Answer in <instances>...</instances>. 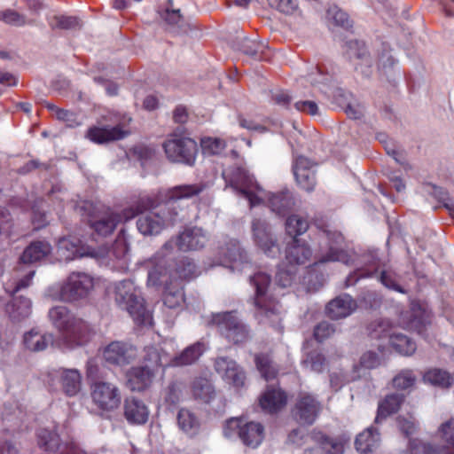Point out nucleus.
I'll return each instance as SVG.
<instances>
[{
    "label": "nucleus",
    "mask_w": 454,
    "mask_h": 454,
    "mask_svg": "<svg viewBox=\"0 0 454 454\" xmlns=\"http://www.w3.org/2000/svg\"><path fill=\"white\" fill-rule=\"evenodd\" d=\"M205 188L202 184H186L175 187L168 200L162 205L141 215L137 221V227L145 236L156 235L168 224H173L178 216L177 200L188 199L200 194Z\"/></svg>",
    "instance_id": "1"
},
{
    "label": "nucleus",
    "mask_w": 454,
    "mask_h": 454,
    "mask_svg": "<svg viewBox=\"0 0 454 454\" xmlns=\"http://www.w3.org/2000/svg\"><path fill=\"white\" fill-rule=\"evenodd\" d=\"M48 317L60 334L58 346L74 348L89 341L91 336L90 326L67 307L55 306L49 310Z\"/></svg>",
    "instance_id": "2"
},
{
    "label": "nucleus",
    "mask_w": 454,
    "mask_h": 454,
    "mask_svg": "<svg viewBox=\"0 0 454 454\" xmlns=\"http://www.w3.org/2000/svg\"><path fill=\"white\" fill-rule=\"evenodd\" d=\"M94 286L93 276L84 271H72L62 282L51 286L46 296L55 301L73 304L86 300Z\"/></svg>",
    "instance_id": "3"
},
{
    "label": "nucleus",
    "mask_w": 454,
    "mask_h": 454,
    "mask_svg": "<svg viewBox=\"0 0 454 454\" xmlns=\"http://www.w3.org/2000/svg\"><path fill=\"white\" fill-rule=\"evenodd\" d=\"M108 292L115 304L128 311L137 324L143 325L152 324L151 312L145 306L139 290L131 280L115 282L109 286Z\"/></svg>",
    "instance_id": "4"
},
{
    "label": "nucleus",
    "mask_w": 454,
    "mask_h": 454,
    "mask_svg": "<svg viewBox=\"0 0 454 454\" xmlns=\"http://www.w3.org/2000/svg\"><path fill=\"white\" fill-rule=\"evenodd\" d=\"M223 176L227 185H230L237 193L248 200L251 207L261 204L267 196V192L256 183L254 176L243 167H229L223 171Z\"/></svg>",
    "instance_id": "5"
},
{
    "label": "nucleus",
    "mask_w": 454,
    "mask_h": 454,
    "mask_svg": "<svg viewBox=\"0 0 454 454\" xmlns=\"http://www.w3.org/2000/svg\"><path fill=\"white\" fill-rule=\"evenodd\" d=\"M75 211L82 216H87L89 224L100 236H108L114 232L117 224L124 217L109 208L95 205L89 200H82L74 207Z\"/></svg>",
    "instance_id": "6"
},
{
    "label": "nucleus",
    "mask_w": 454,
    "mask_h": 454,
    "mask_svg": "<svg viewBox=\"0 0 454 454\" xmlns=\"http://www.w3.org/2000/svg\"><path fill=\"white\" fill-rule=\"evenodd\" d=\"M249 281L255 288V316L261 321L278 316L280 306L275 299L268 295L270 277L264 272L258 271L250 277Z\"/></svg>",
    "instance_id": "7"
},
{
    "label": "nucleus",
    "mask_w": 454,
    "mask_h": 454,
    "mask_svg": "<svg viewBox=\"0 0 454 454\" xmlns=\"http://www.w3.org/2000/svg\"><path fill=\"white\" fill-rule=\"evenodd\" d=\"M343 241L342 235L338 231L323 230L319 234L321 254L316 256L315 264L328 262H341L349 264L352 261L348 252L340 248Z\"/></svg>",
    "instance_id": "8"
},
{
    "label": "nucleus",
    "mask_w": 454,
    "mask_h": 454,
    "mask_svg": "<svg viewBox=\"0 0 454 454\" xmlns=\"http://www.w3.org/2000/svg\"><path fill=\"white\" fill-rule=\"evenodd\" d=\"M237 431L241 442L247 447H258L264 438V427L258 422H247L242 419L231 418L226 421L223 434L227 438H231Z\"/></svg>",
    "instance_id": "9"
},
{
    "label": "nucleus",
    "mask_w": 454,
    "mask_h": 454,
    "mask_svg": "<svg viewBox=\"0 0 454 454\" xmlns=\"http://www.w3.org/2000/svg\"><path fill=\"white\" fill-rule=\"evenodd\" d=\"M163 147L169 160L189 166L194 164L198 147L193 139L173 134L165 141Z\"/></svg>",
    "instance_id": "10"
},
{
    "label": "nucleus",
    "mask_w": 454,
    "mask_h": 454,
    "mask_svg": "<svg viewBox=\"0 0 454 454\" xmlns=\"http://www.w3.org/2000/svg\"><path fill=\"white\" fill-rule=\"evenodd\" d=\"M211 322L226 339L235 344L243 343L249 339L247 326L234 311L214 314Z\"/></svg>",
    "instance_id": "11"
},
{
    "label": "nucleus",
    "mask_w": 454,
    "mask_h": 454,
    "mask_svg": "<svg viewBox=\"0 0 454 454\" xmlns=\"http://www.w3.org/2000/svg\"><path fill=\"white\" fill-rule=\"evenodd\" d=\"M93 403L105 411H112L119 407L121 402L120 388L110 382L98 381L93 384L90 392Z\"/></svg>",
    "instance_id": "12"
},
{
    "label": "nucleus",
    "mask_w": 454,
    "mask_h": 454,
    "mask_svg": "<svg viewBox=\"0 0 454 454\" xmlns=\"http://www.w3.org/2000/svg\"><path fill=\"white\" fill-rule=\"evenodd\" d=\"M251 230L254 243L267 256L276 258L280 254L278 240L264 219L254 218Z\"/></svg>",
    "instance_id": "13"
},
{
    "label": "nucleus",
    "mask_w": 454,
    "mask_h": 454,
    "mask_svg": "<svg viewBox=\"0 0 454 454\" xmlns=\"http://www.w3.org/2000/svg\"><path fill=\"white\" fill-rule=\"evenodd\" d=\"M130 121V117H123L114 126L90 127L86 132V137L96 144H106L122 139L130 134V130L127 128Z\"/></svg>",
    "instance_id": "14"
},
{
    "label": "nucleus",
    "mask_w": 454,
    "mask_h": 454,
    "mask_svg": "<svg viewBox=\"0 0 454 454\" xmlns=\"http://www.w3.org/2000/svg\"><path fill=\"white\" fill-rule=\"evenodd\" d=\"M215 372L222 379L236 388H239L246 384V372L237 362L228 356H218L214 363Z\"/></svg>",
    "instance_id": "15"
},
{
    "label": "nucleus",
    "mask_w": 454,
    "mask_h": 454,
    "mask_svg": "<svg viewBox=\"0 0 454 454\" xmlns=\"http://www.w3.org/2000/svg\"><path fill=\"white\" fill-rule=\"evenodd\" d=\"M322 409L321 403L310 394L301 393L293 411L295 419L305 425H311Z\"/></svg>",
    "instance_id": "16"
},
{
    "label": "nucleus",
    "mask_w": 454,
    "mask_h": 454,
    "mask_svg": "<svg viewBox=\"0 0 454 454\" xmlns=\"http://www.w3.org/2000/svg\"><path fill=\"white\" fill-rule=\"evenodd\" d=\"M137 356V349L122 341H112L103 350L104 360L110 364L123 366L130 364Z\"/></svg>",
    "instance_id": "17"
},
{
    "label": "nucleus",
    "mask_w": 454,
    "mask_h": 454,
    "mask_svg": "<svg viewBox=\"0 0 454 454\" xmlns=\"http://www.w3.org/2000/svg\"><path fill=\"white\" fill-rule=\"evenodd\" d=\"M337 68L332 65L317 64L312 67L307 77L310 84L322 93L328 94L335 86Z\"/></svg>",
    "instance_id": "18"
},
{
    "label": "nucleus",
    "mask_w": 454,
    "mask_h": 454,
    "mask_svg": "<svg viewBox=\"0 0 454 454\" xmlns=\"http://www.w3.org/2000/svg\"><path fill=\"white\" fill-rule=\"evenodd\" d=\"M297 184L307 192L314 190L316 185L315 165L306 157L296 158L293 167Z\"/></svg>",
    "instance_id": "19"
},
{
    "label": "nucleus",
    "mask_w": 454,
    "mask_h": 454,
    "mask_svg": "<svg viewBox=\"0 0 454 454\" xmlns=\"http://www.w3.org/2000/svg\"><path fill=\"white\" fill-rule=\"evenodd\" d=\"M209 236L200 227H187L177 237V247L182 251H193L203 248Z\"/></svg>",
    "instance_id": "20"
},
{
    "label": "nucleus",
    "mask_w": 454,
    "mask_h": 454,
    "mask_svg": "<svg viewBox=\"0 0 454 454\" xmlns=\"http://www.w3.org/2000/svg\"><path fill=\"white\" fill-rule=\"evenodd\" d=\"M346 55L352 60H358L360 62L355 63L356 69L365 75L369 76L371 74L372 59L367 52L366 47L363 42L354 40L346 43Z\"/></svg>",
    "instance_id": "21"
},
{
    "label": "nucleus",
    "mask_w": 454,
    "mask_h": 454,
    "mask_svg": "<svg viewBox=\"0 0 454 454\" xmlns=\"http://www.w3.org/2000/svg\"><path fill=\"white\" fill-rule=\"evenodd\" d=\"M192 397L201 403L209 404L216 397V390L212 380L207 377H194L190 383Z\"/></svg>",
    "instance_id": "22"
},
{
    "label": "nucleus",
    "mask_w": 454,
    "mask_h": 454,
    "mask_svg": "<svg viewBox=\"0 0 454 454\" xmlns=\"http://www.w3.org/2000/svg\"><path fill=\"white\" fill-rule=\"evenodd\" d=\"M124 417L129 423L143 425L149 418V409L146 404L136 397H128L124 401Z\"/></svg>",
    "instance_id": "23"
},
{
    "label": "nucleus",
    "mask_w": 454,
    "mask_h": 454,
    "mask_svg": "<svg viewBox=\"0 0 454 454\" xmlns=\"http://www.w3.org/2000/svg\"><path fill=\"white\" fill-rule=\"evenodd\" d=\"M55 376L59 379L61 388L67 396H74L80 392L82 375L78 370L60 368L55 372Z\"/></svg>",
    "instance_id": "24"
},
{
    "label": "nucleus",
    "mask_w": 454,
    "mask_h": 454,
    "mask_svg": "<svg viewBox=\"0 0 454 454\" xmlns=\"http://www.w3.org/2000/svg\"><path fill=\"white\" fill-rule=\"evenodd\" d=\"M356 308L350 295L343 294L328 302L326 314L332 319H340L349 316Z\"/></svg>",
    "instance_id": "25"
},
{
    "label": "nucleus",
    "mask_w": 454,
    "mask_h": 454,
    "mask_svg": "<svg viewBox=\"0 0 454 454\" xmlns=\"http://www.w3.org/2000/svg\"><path fill=\"white\" fill-rule=\"evenodd\" d=\"M171 358L160 347H146L144 355V366L153 372L155 374L165 366H170Z\"/></svg>",
    "instance_id": "26"
},
{
    "label": "nucleus",
    "mask_w": 454,
    "mask_h": 454,
    "mask_svg": "<svg viewBox=\"0 0 454 454\" xmlns=\"http://www.w3.org/2000/svg\"><path fill=\"white\" fill-rule=\"evenodd\" d=\"M155 375L144 365L132 367L127 372L128 386L133 391L145 390L151 385Z\"/></svg>",
    "instance_id": "27"
},
{
    "label": "nucleus",
    "mask_w": 454,
    "mask_h": 454,
    "mask_svg": "<svg viewBox=\"0 0 454 454\" xmlns=\"http://www.w3.org/2000/svg\"><path fill=\"white\" fill-rule=\"evenodd\" d=\"M268 200L270 209L278 215H286L291 211L294 205L295 200L291 192L284 190L277 193H270L267 192L266 198L261 202Z\"/></svg>",
    "instance_id": "28"
},
{
    "label": "nucleus",
    "mask_w": 454,
    "mask_h": 454,
    "mask_svg": "<svg viewBox=\"0 0 454 454\" xmlns=\"http://www.w3.org/2000/svg\"><path fill=\"white\" fill-rule=\"evenodd\" d=\"M259 402L262 410L273 413L281 410L286 404V395L279 388L268 387L262 395Z\"/></svg>",
    "instance_id": "29"
},
{
    "label": "nucleus",
    "mask_w": 454,
    "mask_h": 454,
    "mask_svg": "<svg viewBox=\"0 0 454 454\" xmlns=\"http://www.w3.org/2000/svg\"><path fill=\"white\" fill-rule=\"evenodd\" d=\"M179 1L180 0H168L166 9L161 14V18L169 27V29L175 32H185L188 24L181 15L180 9L176 7V3Z\"/></svg>",
    "instance_id": "30"
},
{
    "label": "nucleus",
    "mask_w": 454,
    "mask_h": 454,
    "mask_svg": "<svg viewBox=\"0 0 454 454\" xmlns=\"http://www.w3.org/2000/svg\"><path fill=\"white\" fill-rule=\"evenodd\" d=\"M57 254L59 260L65 262L83 256V253L81 252L80 240L74 237L59 239L57 245Z\"/></svg>",
    "instance_id": "31"
},
{
    "label": "nucleus",
    "mask_w": 454,
    "mask_h": 454,
    "mask_svg": "<svg viewBox=\"0 0 454 454\" xmlns=\"http://www.w3.org/2000/svg\"><path fill=\"white\" fill-rule=\"evenodd\" d=\"M51 252V246L48 242L43 240L34 241L26 247L20 256V261L24 264L34 263L45 258Z\"/></svg>",
    "instance_id": "32"
},
{
    "label": "nucleus",
    "mask_w": 454,
    "mask_h": 454,
    "mask_svg": "<svg viewBox=\"0 0 454 454\" xmlns=\"http://www.w3.org/2000/svg\"><path fill=\"white\" fill-rule=\"evenodd\" d=\"M203 342L198 341L184 348L178 356L171 358L170 366L190 365L195 363L205 351Z\"/></svg>",
    "instance_id": "33"
},
{
    "label": "nucleus",
    "mask_w": 454,
    "mask_h": 454,
    "mask_svg": "<svg viewBox=\"0 0 454 454\" xmlns=\"http://www.w3.org/2000/svg\"><path fill=\"white\" fill-rule=\"evenodd\" d=\"M312 251L306 244H301L296 239H294L292 243L286 249V260L290 264H305L310 260Z\"/></svg>",
    "instance_id": "34"
},
{
    "label": "nucleus",
    "mask_w": 454,
    "mask_h": 454,
    "mask_svg": "<svg viewBox=\"0 0 454 454\" xmlns=\"http://www.w3.org/2000/svg\"><path fill=\"white\" fill-rule=\"evenodd\" d=\"M38 444L39 446L47 451H59L62 454V450L65 447L76 446L74 442L71 443H59V437L55 431L49 430L47 428L40 429L38 434Z\"/></svg>",
    "instance_id": "35"
},
{
    "label": "nucleus",
    "mask_w": 454,
    "mask_h": 454,
    "mask_svg": "<svg viewBox=\"0 0 454 454\" xmlns=\"http://www.w3.org/2000/svg\"><path fill=\"white\" fill-rule=\"evenodd\" d=\"M378 70L380 74L385 76L388 82L394 81L396 74H399L396 60L389 49L384 47L380 52L378 59Z\"/></svg>",
    "instance_id": "36"
},
{
    "label": "nucleus",
    "mask_w": 454,
    "mask_h": 454,
    "mask_svg": "<svg viewBox=\"0 0 454 454\" xmlns=\"http://www.w3.org/2000/svg\"><path fill=\"white\" fill-rule=\"evenodd\" d=\"M403 401L404 396L401 394H391L387 395L385 399L379 403L375 422L380 423L387 416L396 412Z\"/></svg>",
    "instance_id": "37"
},
{
    "label": "nucleus",
    "mask_w": 454,
    "mask_h": 454,
    "mask_svg": "<svg viewBox=\"0 0 454 454\" xmlns=\"http://www.w3.org/2000/svg\"><path fill=\"white\" fill-rule=\"evenodd\" d=\"M178 427L186 434L193 436L198 434L200 422L198 417L190 410L182 408L176 416Z\"/></svg>",
    "instance_id": "38"
},
{
    "label": "nucleus",
    "mask_w": 454,
    "mask_h": 454,
    "mask_svg": "<svg viewBox=\"0 0 454 454\" xmlns=\"http://www.w3.org/2000/svg\"><path fill=\"white\" fill-rule=\"evenodd\" d=\"M31 301L27 298L20 296L15 297L12 302L6 305V312L14 321L26 318L31 312Z\"/></svg>",
    "instance_id": "39"
},
{
    "label": "nucleus",
    "mask_w": 454,
    "mask_h": 454,
    "mask_svg": "<svg viewBox=\"0 0 454 454\" xmlns=\"http://www.w3.org/2000/svg\"><path fill=\"white\" fill-rule=\"evenodd\" d=\"M380 434L376 429L367 428L359 434L356 439L355 445L361 453H368L378 447Z\"/></svg>",
    "instance_id": "40"
},
{
    "label": "nucleus",
    "mask_w": 454,
    "mask_h": 454,
    "mask_svg": "<svg viewBox=\"0 0 454 454\" xmlns=\"http://www.w3.org/2000/svg\"><path fill=\"white\" fill-rule=\"evenodd\" d=\"M25 347L35 352L44 350L49 344H53V335L42 334L39 332L31 331L24 335Z\"/></svg>",
    "instance_id": "41"
},
{
    "label": "nucleus",
    "mask_w": 454,
    "mask_h": 454,
    "mask_svg": "<svg viewBox=\"0 0 454 454\" xmlns=\"http://www.w3.org/2000/svg\"><path fill=\"white\" fill-rule=\"evenodd\" d=\"M314 439L322 450V452L326 454H343L345 442L339 437H329L320 433L314 435Z\"/></svg>",
    "instance_id": "42"
},
{
    "label": "nucleus",
    "mask_w": 454,
    "mask_h": 454,
    "mask_svg": "<svg viewBox=\"0 0 454 454\" xmlns=\"http://www.w3.org/2000/svg\"><path fill=\"white\" fill-rule=\"evenodd\" d=\"M389 344L401 355L411 356L417 348L415 342L401 333L390 335Z\"/></svg>",
    "instance_id": "43"
},
{
    "label": "nucleus",
    "mask_w": 454,
    "mask_h": 454,
    "mask_svg": "<svg viewBox=\"0 0 454 454\" xmlns=\"http://www.w3.org/2000/svg\"><path fill=\"white\" fill-rule=\"evenodd\" d=\"M184 301L183 286L180 283L175 286L167 285L163 294V303L169 309H176L181 306Z\"/></svg>",
    "instance_id": "44"
},
{
    "label": "nucleus",
    "mask_w": 454,
    "mask_h": 454,
    "mask_svg": "<svg viewBox=\"0 0 454 454\" xmlns=\"http://www.w3.org/2000/svg\"><path fill=\"white\" fill-rule=\"evenodd\" d=\"M222 254L234 263L247 262V254L236 239H231L225 247H222Z\"/></svg>",
    "instance_id": "45"
},
{
    "label": "nucleus",
    "mask_w": 454,
    "mask_h": 454,
    "mask_svg": "<svg viewBox=\"0 0 454 454\" xmlns=\"http://www.w3.org/2000/svg\"><path fill=\"white\" fill-rule=\"evenodd\" d=\"M255 364L262 376L270 380L274 379L278 373V368L269 355L259 354L255 356Z\"/></svg>",
    "instance_id": "46"
},
{
    "label": "nucleus",
    "mask_w": 454,
    "mask_h": 454,
    "mask_svg": "<svg viewBox=\"0 0 454 454\" xmlns=\"http://www.w3.org/2000/svg\"><path fill=\"white\" fill-rule=\"evenodd\" d=\"M409 448L414 454H449L450 450L442 447L423 442L419 439H412L409 442Z\"/></svg>",
    "instance_id": "47"
},
{
    "label": "nucleus",
    "mask_w": 454,
    "mask_h": 454,
    "mask_svg": "<svg viewBox=\"0 0 454 454\" xmlns=\"http://www.w3.org/2000/svg\"><path fill=\"white\" fill-rule=\"evenodd\" d=\"M153 207V201L147 196L140 197L134 201L132 204L125 208L122 212L123 217L125 221H128L133 217H135L139 213H142L144 210Z\"/></svg>",
    "instance_id": "48"
},
{
    "label": "nucleus",
    "mask_w": 454,
    "mask_h": 454,
    "mask_svg": "<svg viewBox=\"0 0 454 454\" xmlns=\"http://www.w3.org/2000/svg\"><path fill=\"white\" fill-rule=\"evenodd\" d=\"M49 26L52 29H76L81 27L78 18L74 16L53 15L48 18Z\"/></svg>",
    "instance_id": "49"
},
{
    "label": "nucleus",
    "mask_w": 454,
    "mask_h": 454,
    "mask_svg": "<svg viewBox=\"0 0 454 454\" xmlns=\"http://www.w3.org/2000/svg\"><path fill=\"white\" fill-rule=\"evenodd\" d=\"M309 229V223L298 215H290L286 222V231L291 237L301 235Z\"/></svg>",
    "instance_id": "50"
},
{
    "label": "nucleus",
    "mask_w": 454,
    "mask_h": 454,
    "mask_svg": "<svg viewBox=\"0 0 454 454\" xmlns=\"http://www.w3.org/2000/svg\"><path fill=\"white\" fill-rule=\"evenodd\" d=\"M425 381L443 388H448L451 385V377L450 374L440 369H432L424 375Z\"/></svg>",
    "instance_id": "51"
},
{
    "label": "nucleus",
    "mask_w": 454,
    "mask_h": 454,
    "mask_svg": "<svg viewBox=\"0 0 454 454\" xmlns=\"http://www.w3.org/2000/svg\"><path fill=\"white\" fill-rule=\"evenodd\" d=\"M369 333L372 338L383 339L388 338L390 340V335L393 334L392 325L387 319H379L371 323L369 327Z\"/></svg>",
    "instance_id": "52"
},
{
    "label": "nucleus",
    "mask_w": 454,
    "mask_h": 454,
    "mask_svg": "<svg viewBox=\"0 0 454 454\" xmlns=\"http://www.w3.org/2000/svg\"><path fill=\"white\" fill-rule=\"evenodd\" d=\"M417 380V377L411 370L405 369L401 371L394 379H393V387L404 390L408 389L414 386Z\"/></svg>",
    "instance_id": "53"
},
{
    "label": "nucleus",
    "mask_w": 454,
    "mask_h": 454,
    "mask_svg": "<svg viewBox=\"0 0 454 454\" xmlns=\"http://www.w3.org/2000/svg\"><path fill=\"white\" fill-rule=\"evenodd\" d=\"M326 19L329 22H332L336 26L342 27H348L351 26L348 15L336 5L329 7L327 10Z\"/></svg>",
    "instance_id": "54"
},
{
    "label": "nucleus",
    "mask_w": 454,
    "mask_h": 454,
    "mask_svg": "<svg viewBox=\"0 0 454 454\" xmlns=\"http://www.w3.org/2000/svg\"><path fill=\"white\" fill-rule=\"evenodd\" d=\"M200 145L204 154L215 155L224 150L226 144L220 138L205 137L201 139Z\"/></svg>",
    "instance_id": "55"
},
{
    "label": "nucleus",
    "mask_w": 454,
    "mask_h": 454,
    "mask_svg": "<svg viewBox=\"0 0 454 454\" xmlns=\"http://www.w3.org/2000/svg\"><path fill=\"white\" fill-rule=\"evenodd\" d=\"M303 365L309 371L321 372L325 368V357L317 351L310 352L303 360Z\"/></svg>",
    "instance_id": "56"
},
{
    "label": "nucleus",
    "mask_w": 454,
    "mask_h": 454,
    "mask_svg": "<svg viewBox=\"0 0 454 454\" xmlns=\"http://www.w3.org/2000/svg\"><path fill=\"white\" fill-rule=\"evenodd\" d=\"M183 386L179 382H172L165 390L164 400L169 405H176L182 399Z\"/></svg>",
    "instance_id": "57"
},
{
    "label": "nucleus",
    "mask_w": 454,
    "mask_h": 454,
    "mask_svg": "<svg viewBox=\"0 0 454 454\" xmlns=\"http://www.w3.org/2000/svg\"><path fill=\"white\" fill-rule=\"evenodd\" d=\"M440 438L454 449V419L451 418L441 424L438 428ZM449 454H454L450 450Z\"/></svg>",
    "instance_id": "58"
},
{
    "label": "nucleus",
    "mask_w": 454,
    "mask_h": 454,
    "mask_svg": "<svg viewBox=\"0 0 454 454\" xmlns=\"http://www.w3.org/2000/svg\"><path fill=\"white\" fill-rule=\"evenodd\" d=\"M196 265L189 258L182 259L176 268V274L180 278H191L196 275Z\"/></svg>",
    "instance_id": "59"
},
{
    "label": "nucleus",
    "mask_w": 454,
    "mask_h": 454,
    "mask_svg": "<svg viewBox=\"0 0 454 454\" xmlns=\"http://www.w3.org/2000/svg\"><path fill=\"white\" fill-rule=\"evenodd\" d=\"M0 20L4 21L6 24L18 27L23 26L27 23V19L25 15L10 9L0 12Z\"/></svg>",
    "instance_id": "60"
},
{
    "label": "nucleus",
    "mask_w": 454,
    "mask_h": 454,
    "mask_svg": "<svg viewBox=\"0 0 454 454\" xmlns=\"http://www.w3.org/2000/svg\"><path fill=\"white\" fill-rule=\"evenodd\" d=\"M396 422L399 430L406 436L413 434L418 427L416 419L411 415L408 417L399 416Z\"/></svg>",
    "instance_id": "61"
},
{
    "label": "nucleus",
    "mask_w": 454,
    "mask_h": 454,
    "mask_svg": "<svg viewBox=\"0 0 454 454\" xmlns=\"http://www.w3.org/2000/svg\"><path fill=\"white\" fill-rule=\"evenodd\" d=\"M263 44L260 43H256L255 41L249 40L247 37L241 38V42L239 43V49L243 51L245 54L258 57L259 52L262 51Z\"/></svg>",
    "instance_id": "62"
},
{
    "label": "nucleus",
    "mask_w": 454,
    "mask_h": 454,
    "mask_svg": "<svg viewBox=\"0 0 454 454\" xmlns=\"http://www.w3.org/2000/svg\"><path fill=\"white\" fill-rule=\"evenodd\" d=\"M269 4L286 14H293L298 7L296 0H268Z\"/></svg>",
    "instance_id": "63"
},
{
    "label": "nucleus",
    "mask_w": 454,
    "mask_h": 454,
    "mask_svg": "<svg viewBox=\"0 0 454 454\" xmlns=\"http://www.w3.org/2000/svg\"><path fill=\"white\" fill-rule=\"evenodd\" d=\"M335 332L334 325L323 321L319 323L314 329V336L317 340L323 341L329 338Z\"/></svg>",
    "instance_id": "64"
}]
</instances>
